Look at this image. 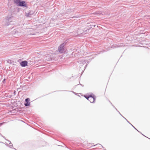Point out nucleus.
<instances>
[{"label":"nucleus","mask_w":150,"mask_h":150,"mask_svg":"<svg viewBox=\"0 0 150 150\" xmlns=\"http://www.w3.org/2000/svg\"><path fill=\"white\" fill-rule=\"evenodd\" d=\"M64 44H63L60 45L58 48V51L60 53H63L64 51Z\"/></svg>","instance_id":"nucleus-1"},{"label":"nucleus","mask_w":150,"mask_h":150,"mask_svg":"<svg viewBox=\"0 0 150 150\" xmlns=\"http://www.w3.org/2000/svg\"><path fill=\"white\" fill-rule=\"evenodd\" d=\"M87 99L89 100L91 103H93L95 100V98L91 96H90Z\"/></svg>","instance_id":"nucleus-2"},{"label":"nucleus","mask_w":150,"mask_h":150,"mask_svg":"<svg viewBox=\"0 0 150 150\" xmlns=\"http://www.w3.org/2000/svg\"><path fill=\"white\" fill-rule=\"evenodd\" d=\"M28 62L26 61H23L20 63L21 66L22 67H25L27 65Z\"/></svg>","instance_id":"nucleus-3"},{"label":"nucleus","mask_w":150,"mask_h":150,"mask_svg":"<svg viewBox=\"0 0 150 150\" xmlns=\"http://www.w3.org/2000/svg\"><path fill=\"white\" fill-rule=\"evenodd\" d=\"M18 6H26V4L24 1H20L18 4Z\"/></svg>","instance_id":"nucleus-4"},{"label":"nucleus","mask_w":150,"mask_h":150,"mask_svg":"<svg viewBox=\"0 0 150 150\" xmlns=\"http://www.w3.org/2000/svg\"><path fill=\"white\" fill-rule=\"evenodd\" d=\"M30 101V99L27 98L25 100V102L26 103H25V105L26 106H29L30 105V103L29 102Z\"/></svg>","instance_id":"nucleus-5"},{"label":"nucleus","mask_w":150,"mask_h":150,"mask_svg":"<svg viewBox=\"0 0 150 150\" xmlns=\"http://www.w3.org/2000/svg\"><path fill=\"white\" fill-rule=\"evenodd\" d=\"M20 2V0H14V2L18 6L19 2Z\"/></svg>","instance_id":"nucleus-6"},{"label":"nucleus","mask_w":150,"mask_h":150,"mask_svg":"<svg viewBox=\"0 0 150 150\" xmlns=\"http://www.w3.org/2000/svg\"><path fill=\"white\" fill-rule=\"evenodd\" d=\"M88 96H85V97L87 99L88 98Z\"/></svg>","instance_id":"nucleus-7"},{"label":"nucleus","mask_w":150,"mask_h":150,"mask_svg":"<svg viewBox=\"0 0 150 150\" xmlns=\"http://www.w3.org/2000/svg\"><path fill=\"white\" fill-rule=\"evenodd\" d=\"M26 16H29V15H28V14H27V15H26Z\"/></svg>","instance_id":"nucleus-8"}]
</instances>
